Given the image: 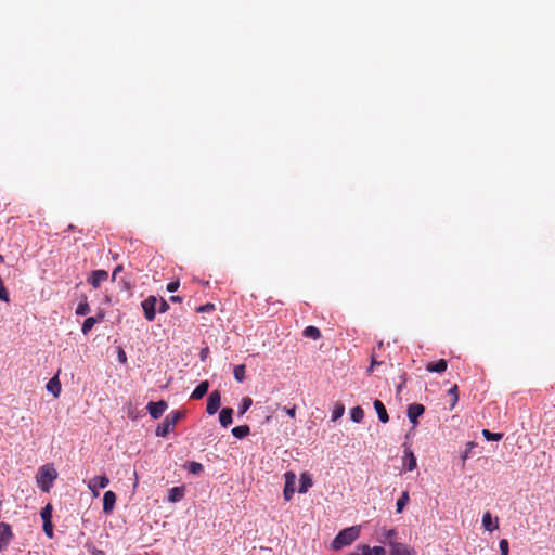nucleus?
Returning <instances> with one entry per match:
<instances>
[{"instance_id": "39", "label": "nucleus", "mask_w": 555, "mask_h": 555, "mask_svg": "<svg viewBox=\"0 0 555 555\" xmlns=\"http://www.w3.org/2000/svg\"><path fill=\"white\" fill-rule=\"evenodd\" d=\"M501 555H508L509 553V544L506 539H502L499 543Z\"/></svg>"}, {"instance_id": "43", "label": "nucleus", "mask_w": 555, "mask_h": 555, "mask_svg": "<svg viewBox=\"0 0 555 555\" xmlns=\"http://www.w3.org/2000/svg\"><path fill=\"white\" fill-rule=\"evenodd\" d=\"M215 309L214 304H206L196 308L197 312H208Z\"/></svg>"}, {"instance_id": "9", "label": "nucleus", "mask_w": 555, "mask_h": 555, "mask_svg": "<svg viewBox=\"0 0 555 555\" xmlns=\"http://www.w3.org/2000/svg\"><path fill=\"white\" fill-rule=\"evenodd\" d=\"M424 412L425 408L421 403H412L408 406V418L413 426L418 424V417L423 415Z\"/></svg>"}, {"instance_id": "21", "label": "nucleus", "mask_w": 555, "mask_h": 555, "mask_svg": "<svg viewBox=\"0 0 555 555\" xmlns=\"http://www.w3.org/2000/svg\"><path fill=\"white\" fill-rule=\"evenodd\" d=\"M233 410L231 408H223L219 414V422L223 427H228L232 423Z\"/></svg>"}, {"instance_id": "44", "label": "nucleus", "mask_w": 555, "mask_h": 555, "mask_svg": "<svg viewBox=\"0 0 555 555\" xmlns=\"http://www.w3.org/2000/svg\"><path fill=\"white\" fill-rule=\"evenodd\" d=\"M0 300L5 302L9 301V294L4 287V284L0 286Z\"/></svg>"}, {"instance_id": "4", "label": "nucleus", "mask_w": 555, "mask_h": 555, "mask_svg": "<svg viewBox=\"0 0 555 555\" xmlns=\"http://www.w3.org/2000/svg\"><path fill=\"white\" fill-rule=\"evenodd\" d=\"M158 299L154 295L147 296L141 304L144 317L147 321L155 320Z\"/></svg>"}, {"instance_id": "37", "label": "nucleus", "mask_w": 555, "mask_h": 555, "mask_svg": "<svg viewBox=\"0 0 555 555\" xmlns=\"http://www.w3.org/2000/svg\"><path fill=\"white\" fill-rule=\"evenodd\" d=\"M188 469L192 474H199L203 472L204 467L201 463L197 462H190L188 465Z\"/></svg>"}, {"instance_id": "42", "label": "nucleus", "mask_w": 555, "mask_h": 555, "mask_svg": "<svg viewBox=\"0 0 555 555\" xmlns=\"http://www.w3.org/2000/svg\"><path fill=\"white\" fill-rule=\"evenodd\" d=\"M43 531L47 534V537H49V538L53 537V525L51 521L43 522Z\"/></svg>"}, {"instance_id": "6", "label": "nucleus", "mask_w": 555, "mask_h": 555, "mask_svg": "<svg viewBox=\"0 0 555 555\" xmlns=\"http://www.w3.org/2000/svg\"><path fill=\"white\" fill-rule=\"evenodd\" d=\"M13 539L11 526L7 522L0 524V552L4 551Z\"/></svg>"}, {"instance_id": "2", "label": "nucleus", "mask_w": 555, "mask_h": 555, "mask_svg": "<svg viewBox=\"0 0 555 555\" xmlns=\"http://www.w3.org/2000/svg\"><path fill=\"white\" fill-rule=\"evenodd\" d=\"M56 477L57 473L52 464L42 465L36 476L38 487L43 492H49Z\"/></svg>"}, {"instance_id": "1", "label": "nucleus", "mask_w": 555, "mask_h": 555, "mask_svg": "<svg viewBox=\"0 0 555 555\" xmlns=\"http://www.w3.org/2000/svg\"><path fill=\"white\" fill-rule=\"evenodd\" d=\"M360 530H361L360 526H352V527L343 529L341 531H339L337 533V535L332 541V544H331L332 548L334 551H339L343 547L352 544L359 538Z\"/></svg>"}, {"instance_id": "18", "label": "nucleus", "mask_w": 555, "mask_h": 555, "mask_svg": "<svg viewBox=\"0 0 555 555\" xmlns=\"http://www.w3.org/2000/svg\"><path fill=\"white\" fill-rule=\"evenodd\" d=\"M373 405H374V409H375V411H376V413L378 415L379 421L382 423H384V424L388 423L389 415L387 413V410H386L384 403L380 400H375Z\"/></svg>"}, {"instance_id": "26", "label": "nucleus", "mask_w": 555, "mask_h": 555, "mask_svg": "<svg viewBox=\"0 0 555 555\" xmlns=\"http://www.w3.org/2000/svg\"><path fill=\"white\" fill-rule=\"evenodd\" d=\"M91 311V308L88 304L87 297H83V299L78 304L76 308V314L77 315H87Z\"/></svg>"}, {"instance_id": "36", "label": "nucleus", "mask_w": 555, "mask_h": 555, "mask_svg": "<svg viewBox=\"0 0 555 555\" xmlns=\"http://www.w3.org/2000/svg\"><path fill=\"white\" fill-rule=\"evenodd\" d=\"M448 393L452 397L451 409H453L459 400V388L457 385H453L448 391Z\"/></svg>"}, {"instance_id": "15", "label": "nucleus", "mask_w": 555, "mask_h": 555, "mask_svg": "<svg viewBox=\"0 0 555 555\" xmlns=\"http://www.w3.org/2000/svg\"><path fill=\"white\" fill-rule=\"evenodd\" d=\"M482 526L485 530L492 532L499 528V520H493L490 512H486L482 516Z\"/></svg>"}, {"instance_id": "16", "label": "nucleus", "mask_w": 555, "mask_h": 555, "mask_svg": "<svg viewBox=\"0 0 555 555\" xmlns=\"http://www.w3.org/2000/svg\"><path fill=\"white\" fill-rule=\"evenodd\" d=\"M362 555H386V550L383 546H370L366 544L359 545Z\"/></svg>"}, {"instance_id": "10", "label": "nucleus", "mask_w": 555, "mask_h": 555, "mask_svg": "<svg viewBox=\"0 0 555 555\" xmlns=\"http://www.w3.org/2000/svg\"><path fill=\"white\" fill-rule=\"evenodd\" d=\"M390 555H415V551L404 543L390 541Z\"/></svg>"}, {"instance_id": "53", "label": "nucleus", "mask_w": 555, "mask_h": 555, "mask_svg": "<svg viewBox=\"0 0 555 555\" xmlns=\"http://www.w3.org/2000/svg\"><path fill=\"white\" fill-rule=\"evenodd\" d=\"M348 555H360V554H358V553H350V554H348Z\"/></svg>"}, {"instance_id": "12", "label": "nucleus", "mask_w": 555, "mask_h": 555, "mask_svg": "<svg viewBox=\"0 0 555 555\" xmlns=\"http://www.w3.org/2000/svg\"><path fill=\"white\" fill-rule=\"evenodd\" d=\"M116 503V494L108 490L103 495V512L105 514L111 513L114 509Z\"/></svg>"}, {"instance_id": "20", "label": "nucleus", "mask_w": 555, "mask_h": 555, "mask_svg": "<svg viewBox=\"0 0 555 555\" xmlns=\"http://www.w3.org/2000/svg\"><path fill=\"white\" fill-rule=\"evenodd\" d=\"M184 487H173L169 490L168 501L171 503L179 502L184 496Z\"/></svg>"}, {"instance_id": "13", "label": "nucleus", "mask_w": 555, "mask_h": 555, "mask_svg": "<svg viewBox=\"0 0 555 555\" xmlns=\"http://www.w3.org/2000/svg\"><path fill=\"white\" fill-rule=\"evenodd\" d=\"M109 483V479L106 477V476H95L94 478H92L89 483H88V487L91 491L94 492V494L96 495L98 493L95 492L98 488H105L107 487Z\"/></svg>"}, {"instance_id": "8", "label": "nucleus", "mask_w": 555, "mask_h": 555, "mask_svg": "<svg viewBox=\"0 0 555 555\" xmlns=\"http://www.w3.org/2000/svg\"><path fill=\"white\" fill-rule=\"evenodd\" d=\"M220 405L221 395L218 390H214L208 397L206 411L209 415H212L219 410Z\"/></svg>"}, {"instance_id": "3", "label": "nucleus", "mask_w": 555, "mask_h": 555, "mask_svg": "<svg viewBox=\"0 0 555 555\" xmlns=\"http://www.w3.org/2000/svg\"><path fill=\"white\" fill-rule=\"evenodd\" d=\"M185 416L183 411H171L164 421L157 426L155 434L157 437H166L173 430L177 423Z\"/></svg>"}, {"instance_id": "35", "label": "nucleus", "mask_w": 555, "mask_h": 555, "mask_svg": "<svg viewBox=\"0 0 555 555\" xmlns=\"http://www.w3.org/2000/svg\"><path fill=\"white\" fill-rule=\"evenodd\" d=\"M40 516H41L43 522L51 521V517H52V506H51V504L46 505L41 509Z\"/></svg>"}, {"instance_id": "22", "label": "nucleus", "mask_w": 555, "mask_h": 555, "mask_svg": "<svg viewBox=\"0 0 555 555\" xmlns=\"http://www.w3.org/2000/svg\"><path fill=\"white\" fill-rule=\"evenodd\" d=\"M47 389L50 391L55 398H57L61 393V383L57 376L52 377L48 384Z\"/></svg>"}, {"instance_id": "54", "label": "nucleus", "mask_w": 555, "mask_h": 555, "mask_svg": "<svg viewBox=\"0 0 555 555\" xmlns=\"http://www.w3.org/2000/svg\"><path fill=\"white\" fill-rule=\"evenodd\" d=\"M3 260H4L3 257L0 255V261L2 262Z\"/></svg>"}, {"instance_id": "49", "label": "nucleus", "mask_w": 555, "mask_h": 555, "mask_svg": "<svg viewBox=\"0 0 555 555\" xmlns=\"http://www.w3.org/2000/svg\"><path fill=\"white\" fill-rule=\"evenodd\" d=\"M379 364H382V362H378V361H376V359H375V358H372L371 366H370V367H369V370H367V371H369V373H371V372H372V370H373V367H374L375 365H379Z\"/></svg>"}, {"instance_id": "29", "label": "nucleus", "mask_w": 555, "mask_h": 555, "mask_svg": "<svg viewBox=\"0 0 555 555\" xmlns=\"http://www.w3.org/2000/svg\"><path fill=\"white\" fill-rule=\"evenodd\" d=\"M245 369L244 364L235 365L233 369L234 378L238 383H243L245 380Z\"/></svg>"}, {"instance_id": "30", "label": "nucleus", "mask_w": 555, "mask_h": 555, "mask_svg": "<svg viewBox=\"0 0 555 555\" xmlns=\"http://www.w3.org/2000/svg\"><path fill=\"white\" fill-rule=\"evenodd\" d=\"M410 501V496H409V492L408 491H404L402 492L401 496L398 499L397 501V513H401L404 508V506L409 503Z\"/></svg>"}, {"instance_id": "41", "label": "nucleus", "mask_w": 555, "mask_h": 555, "mask_svg": "<svg viewBox=\"0 0 555 555\" xmlns=\"http://www.w3.org/2000/svg\"><path fill=\"white\" fill-rule=\"evenodd\" d=\"M86 548L92 554V555H104V552L102 550L96 548L92 543H87Z\"/></svg>"}, {"instance_id": "17", "label": "nucleus", "mask_w": 555, "mask_h": 555, "mask_svg": "<svg viewBox=\"0 0 555 555\" xmlns=\"http://www.w3.org/2000/svg\"><path fill=\"white\" fill-rule=\"evenodd\" d=\"M209 383L207 380L201 382L197 387L191 393V399L199 400L202 399L208 391Z\"/></svg>"}, {"instance_id": "14", "label": "nucleus", "mask_w": 555, "mask_h": 555, "mask_svg": "<svg viewBox=\"0 0 555 555\" xmlns=\"http://www.w3.org/2000/svg\"><path fill=\"white\" fill-rule=\"evenodd\" d=\"M398 532L396 529H386L382 528L378 541L383 543H387L390 546V541H396Z\"/></svg>"}, {"instance_id": "32", "label": "nucleus", "mask_w": 555, "mask_h": 555, "mask_svg": "<svg viewBox=\"0 0 555 555\" xmlns=\"http://www.w3.org/2000/svg\"><path fill=\"white\" fill-rule=\"evenodd\" d=\"M404 452H405V456L409 459V462L406 464V469L409 472H412L416 468V457L414 456L413 452L409 449H406Z\"/></svg>"}, {"instance_id": "7", "label": "nucleus", "mask_w": 555, "mask_h": 555, "mask_svg": "<svg viewBox=\"0 0 555 555\" xmlns=\"http://www.w3.org/2000/svg\"><path fill=\"white\" fill-rule=\"evenodd\" d=\"M167 408H168V404L164 400H159L157 402L151 401L147 403V406H146L151 417L154 420L159 418L164 414V412L167 410Z\"/></svg>"}, {"instance_id": "34", "label": "nucleus", "mask_w": 555, "mask_h": 555, "mask_svg": "<svg viewBox=\"0 0 555 555\" xmlns=\"http://www.w3.org/2000/svg\"><path fill=\"white\" fill-rule=\"evenodd\" d=\"M345 413V406L341 403H337L332 412V421L335 422L340 418Z\"/></svg>"}, {"instance_id": "28", "label": "nucleus", "mask_w": 555, "mask_h": 555, "mask_svg": "<svg viewBox=\"0 0 555 555\" xmlns=\"http://www.w3.org/2000/svg\"><path fill=\"white\" fill-rule=\"evenodd\" d=\"M96 323H99V319H93V317L87 318L82 323L81 332L87 335Z\"/></svg>"}, {"instance_id": "47", "label": "nucleus", "mask_w": 555, "mask_h": 555, "mask_svg": "<svg viewBox=\"0 0 555 555\" xmlns=\"http://www.w3.org/2000/svg\"><path fill=\"white\" fill-rule=\"evenodd\" d=\"M124 270V267L121 264L117 266L114 271H113V274H112V279L113 280H116L117 278V274L120 273L121 271Z\"/></svg>"}, {"instance_id": "48", "label": "nucleus", "mask_w": 555, "mask_h": 555, "mask_svg": "<svg viewBox=\"0 0 555 555\" xmlns=\"http://www.w3.org/2000/svg\"><path fill=\"white\" fill-rule=\"evenodd\" d=\"M208 353H209V348L208 347L203 348L199 352L201 359L204 361L206 359V357L208 356Z\"/></svg>"}, {"instance_id": "19", "label": "nucleus", "mask_w": 555, "mask_h": 555, "mask_svg": "<svg viewBox=\"0 0 555 555\" xmlns=\"http://www.w3.org/2000/svg\"><path fill=\"white\" fill-rule=\"evenodd\" d=\"M447 367L448 363L444 359H440L437 362H430L426 365V370L431 373H442Z\"/></svg>"}, {"instance_id": "50", "label": "nucleus", "mask_w": 555, "mask_h": 555, "mask_svg": "<svg viewBox=\"0 0 555 555\" xmlns=\"http://www.w3.org/2000/svg\"><path fill=\"white\" fill-rule=\"evenodd\" d=\"M118 359H119L120 362H125L126 361V353H125L124 350L119 351Z\"/></svg>"}, {"instance_id": "33", "label": "nucleus", "mask_w": 555, "mask_h": 555, "mask_svg": "<svg viewBox=\"0 0 555 555\" xmlns=\"http://www.w3.org/2000/svg\"><path fill=\"white\" fill-rule=\"evenodd\" d=\"M251 404H253V400H251V398H249V397H244V398L242 399V402H241L240 408H238V413H240V415L245 414V413H246V411L251 406Z\"/></svg>"}, {"instance_id": "40", "label": "nucleus", "mask_w": 555, "mask_h": 555, "mask_svg": "<svg viewBox=\"0 0 555 555\" xmlns=\"http://www.w3.org/2000/svg\"><path fill=\"white\" fill-rule=\"evenodd\" d=\"M169 310V305L168 302L164 299V298H160L158 299V302H157V311L159 313H165Z\"/></svg>"}, {"instance_id": "38", "label": "nucleus", "mask_w": 555, "mask_h": 555, "mask_svg": "<svg viewBox=\"0 0 555 555\" xmlns=\"http://www.w3.org/2000/svg\"><path fill=\"white\" fill-rule=\"evenodd\" d=\"M475 447H476V443L474 441H469L466 443V449H465L464 453L462 454L463 464H465V461L467 460V457L469 456V453L472 452V450Z\"/></svg>"}, {"instance_id": "51", "label": "nucleus", "mask_w": 555, "mask_h": 555, "mask_svg": "<svg viewBox=\"0 0 555 555\" xmlns=\"http://www.w3.org/2000/svg\"><path fill=\"white\" fill-rule=\"evenodd\" d=\"M104 312L100 311L93 319H99V322H102L104 320Z\"/></svg>"}, {"instance_id": "31", "label": "nucleus", "mask_w": 555, "mask_h": 555, "mask_svg": "<svg viewBox=\"0 0 555 555\" xmlns=\"http://www.w3.org/2000/svg\"><path fill=\"white\" fill-rule=\"evenodd\" d=\"M482 436L488 441H500L503 438V434L502 433H491L489 429H483L482 430Z\"/></svg>"}, {"instance_id": "5", "label": "nucleus", "mask_w": 555, "mask_h": 555, "mask_svg": "<svg viewBox=\"0 0 555 555\" xmlns=\"http://www.w3.org/2000/svg\"><path fill=\"white\" fill-rule=\"evenodd\" d=\"M285 485L283 490V496L285 501H291L295 493L296 474L294 472H286L284 474Z\"/></svg>"}, {"instance_id": "24", "label": "nucleus", "mask_w": 555, "mask_h": 555, "mask_svg": "<svg viewBox=\"0 0 555 555\" xmlns=\"http://www.w3.org/2000/svg\"><path fill=\"white\" fill-rule=\"evenodd\" d=\"M249 433H250V428L248 425H241V426H236V427L232 428V435L238 439H242V438L248 436Z\"/></svg>"}, {"instance_id": "45", "label": "nucleus", "mask_w": 555, "mask_h": 555, "mask_svg": "<svg viewBox=\"0 0 555 555\" xmlns=\"http://www.w3.org/2000/svg\"><path fill=\"white\" fill-rule=\"evenodd\" d=\"M179 282L178 281H175V282H170L167 284V291L169 293H173L176 292L178 288H179Z\"/></svg>"}, {"instance_id": "23", "label": "nucleus", "mask_w": 555, "mask_h": 555, "mask_svg": "<svg viewBox=\"0 0 555 555\" xmlns=\"http://www.w3.org/2000/svg\"><path fill=\"white\" fill-rule=\"evenodd\" d=\"M313 485L312 479L308 473H302L300 475V486H299V493H306L309 488H311Z\"/></svg>"}, {"instance_id": "27", "label": "nucleus", "mask_w": 555, "mask_h": 555, "mask_svg": "<svg viewBox=\"0 0 555 555\" xmlns=\"http://www.w3.org/2000/svg\"><path fill=\"white\" fill-rule=\"evenodd\" d=\"M350 417L356 423H361L364 417V411L361 406H354L350 410Z\"/></svg>"}, {"instance_id": "46", "label": "nucleus", "mask_w": 555, "mask_h": 555, "mask_svg": "<svg viewBox=\"0 0 555 555\" xmlns=\"http://www.w3.org/2000/svg\"><path fill=\"white\" fill-rule=\"evenodd\" d=\"M284 410H285L286 414H287L289 417L294 418V417L296 416V406H295V405H294V406H292V408H288V409H287V408H284Z\"/></svg>"}, {"instance_id": "25", "label": "nucleus", "mask_w": 555, "mask_h": 555, "mask_svg": "<svg viewBox=\"0 0 555 555\" xmlns=\"http://www.w3.org/2000/svg\"><path fill=\"white\" fill-rule=\"evenodd\" d=\"M304 336L307 337V338H311V339H319L321 338V332L318 327L315 326H307L305 330H304Z\"/></svg>"}, {"instance_id": "52", "label": "nucleus", "mask_w": 555, "mask_h": 555, "mask_svg": "<svg viewBox=\"0 0 555 555\" xmlns=\"http://www.w3.org/2000/svg\"><path fill=\"white\" fill-rule=\"evenodd\" d=\"M170 301H172V302H181L182 298L180 296L173 295V296L170 297Z\"/></svg>"}, {"instance_id": "11", "label": "nucleus", "mask_w": 555, "mask_h": 555, "mask_svg": "<svg viewBox=\"0 0 555 555\" xmlns=\"http://www.w3.org/2000/svg\"><path fill=\"white\" fill-rule=\"evenodd\" d=\"M108 279V273L105 270H94L92 271L88 282L94 287L99 288L101 283L105 282Z\"/></svg>"}]
</instances>
